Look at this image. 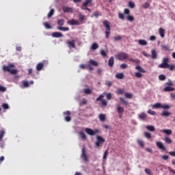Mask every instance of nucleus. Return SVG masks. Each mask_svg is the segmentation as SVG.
<instances>
[{"label":"nucleus","mask_w":175,"mask_h":175,"mask_svg":"<svg viewBox=\"0 0 175 175\" xmlns=\"http://www.w3.org/2000/svg\"><path fill=\"white\" fill-rule=\"evenodd\" d=\"M11 68H14V64H10L8 66H3V70L4 72H9V73H10V75H16L17 70L12 69Z\"/></svg>","instance_id":"obj_1"},{"label":"nucleus","mask_w":175,"mask_h":175,"mask_svg":"<svg viewBox=\"0 0 175 175\" xmlns=\"http://www.w3.org/2000/svg\"><path fill=\"white\" fill-rule=\"evenodd\" d=\"M103 24L105 28V38L106 39H109V36H110V22L107 20H105Z\"/></svg>","instance_id":"obj_2"},{"label":"nucleus","mask_w":175,"mask_h":175,"mask_svg":"<svg viewBox=\"0 0 175 175\" xmlns=\"http://www.w3.org/2000/svg\"><path fill=\"white\" fill-rule=\"evenodd\" d=\"M129 57V55L124 52H120L117 55H116V59H118L119 61H124V59H127Z\"/></svg>","instance_id":"obj_3"},{"label":"nucleus","mask_w":175,"mask_h":175,"mask_svg":"<svg viewBox=\"0 0 175 175\" xmlns=\"http://www.w3.org/2000/svg\"><path fill=\"white\" fill-rule=\"evenodd\" d=\"M90 3H92V0H85V2H83L81 6L82 10H88V12H91V10L87 8Z\"/></svg>","instance_id":"obj_4"},{"label":"nucleus","mask_w":175,"mask_h":175,"mask_svg":"<svg viewBox=\"0 0 175 175\" xmlns=\"http://www.w3.org/2000/svg\"><path fill=\"white\" fill-rule=\"evenodd\" d=\"M3 136H5V131H0V147L1 148H4L5 142H3Z\"/></svg>","instance_id":"obj_5"},{"label":"nucleus","mask_w":175,"mask_h":175,"mask_svg":"<svg viewBox=\"0 0 175 175\" xmlns=\"http://www.w3.org/2000/svg\"><path fill=\"white\" fill-rule=\"evenodd\" d=\"M97 141L95 142L96 147H100V144H103L105 143V139L101 136H96Z\"/></svg>","instance_id":"obj_6"},{"label":"nucleus","mask_w":175,"mask_h":175,"mask_svg":"<svg viewBox=\"0 0 175 175\" xmlns=\"http://www.w3.org/2000/svg\"><path fill=\"white\" fill-rule=\"evenodd\" d=\"M85 132L88 135H90V136H94V135H96V133H99L98 129L92 130L91 129L86 128Z\"/></svg>","instance_id":"obj_7"},{"label":"nucleus","mask_w":175,"mask_h":175,"mask_svg":"<svg viewBox=\"0 0 175 175\" xmlns=\"http://www.w3.org/2000/svg\"><path fill=\"white\" fill-rule=\"evenodd\" d=\"M117 112L119 114V118H122V114H124V107H121L120 105H116Z\"/></svg>","instance_id":"obj_8"},{"label":"nucleus","mask_w":175,"mask_h":175,"mask_svg":"<svg viewBox=\"0 0 175 175\" xmlns=\"http://www.w3.org/2000/svg\"><path fill=\"white\" fill-rule=\"evenodd\" d=\"M81 158L83 159V161H85V162H88V157H87V154H85V147L82 148V153L81 154Z\"/></svg>","instance_id":"obj_9"},{"label":"nucleus","mask_w":175,"mask_h":175,"mask_svg":"<svg viewBox=\"0 0 175 175\" xmlns=\"http://www.w3.org/2000/svg\"><path fill=\"white\" fill-rule=\"evenodd\" d=\"M64 120L65 121H66L67 122H69L70 121V120H72V118H70V114L71 113L70 112V111H67L66 113H64Z\"/></svg>","instance_id":"obj_10"},{"label":"nucleus","mask_w":175,"mask_h":175,"mask_svg":"<svg viewBox=\"0 0 175 175\" xmlns=\"http://www.w3.org/2000/svg\"><path fill=\"white\" fill-rule=\"evenodd\" d=\"M156 146L159 148V150H162L163 151H166V148L165 146H163V144L161 142H156Z\"/></svg>","instance_id":"obj_11"},{"label":"nucleus","mask_w":175,"mask_h":175,"mask_svg":"<svg viewBox=\"0 0 175 175\" xmlns=\"http://www.w3.org/2000/svg\"><path fill=\"white\" fill-rule=\"evenodd\" d=\"M69 25H80V22L75 19H71L67 22Z\"/></svg>","instance_id":"obj_12"},{"label":"nucleus","mask_w":175,"mask_h":175,"mask_svg":"<svg viewBox=\"0 0 175 175\" xmlns=\"http://www.w3.org/2000/svg\"><path fill=\"white\" fill-rule=\"evenodd\" d=\"M67 44H68V47L75 49L76 48V44L75 43V40H72L71 41H68Z\"/></svg>","instance_id":"obj_13"},{"label":"nucleus","mask_w":175,"mask_h":175,"mask_svg":"<svg viewBox=\"0 0 175 175\" xmlns=\"http://www.w3.org/2000/svg\"><path fill=\"white\" fill-rule=\"evenodd\" d=\"M150 57L152 59H156V58L158 57V54H157L155 49H152Z\"/></svg>","instance_id":"obj_14"},{"label":"nucleus","mask_w":175,"mask_h":175,"mask_svg":"<svg viewBox=\"0 0 175 175\" xmlns=\"http://www.w3.org/2000/svg\"><path fill=\"white\" fill-rule=\"evenodd\" d=\"M52 36H53V38H62L64 36V35L62 34L61 32L56 31V32H53L52 33Z\"/></svg>","instance_id":"obj_15"},{"label":"nucleus","mask_w":175,"mask_h":175,"mask_svg":"<svg viewBox=\"0 0 175 175\" xmlns=\"http://www.w3.org/2000/svg\"><path fill=\"white\" fill-rule=\"evenodd\" d=\"M135 69L138 70V72L139 73H146L147 71L144 70L143 68H142L140 66H137L135 67Z\"/></svg>","instance_id":"obj_16"},{"label":"nucleus","mask_w":175,"mask_h":175,"mask_svg":"<svg viewBox=\"0 0 175 175\" xmlns=\"http://www.w3.org/2000/svg\"><path fill=\"white\" fill-rule=\"evenodd\" d=\"M62 9L64 13H70V12H72V8L70 7L64 6Z\"/></svg>","instance_id":"obj_17"},{"label":"nucleus","mask_w":175,"mask_h":175,"mask_svg":"<svg viewBox=\"0 0 175 175\" xmlns=\"http://www.w3.org/2000/svg\"><path fill=\"white\" fill-rule=\"evenodd\" d=\"M44 66V64L43 63H38L36 66V70H38V72H40V70H42V69H43V67Z\"/></svg>","instance_id":"obj_18"},{"label":"nucleus","mask_w":175,"mask_h":175,"mask_svg":"<svg viewBox=\"0 0 175 175\" xmlns=\"http://www.w3.org/2000/svg\"><path fill=\"white\" fill-rule=\"evenodd\" d=\"M163 140H164V142H165L166 144H172V143H173V141L172 140V139H170L169 137H165Z\"/></svg>","instance_id":"obj_19"},{"label":"nucleus","mask_w":175,"mask_h":175,"mask_svg":"<svg viewBox=\"0 0 175 175\" xmlns=\"http://www.w3.org/2000/svg\"><path fill=\"white\" fill-rule=\"evenodd\" d=\"M98 118L100 120V121L101 122H105V121H106V115L103 114V113H100L98 116Z\"/></svg>","instance_id":"obj_20"},{"label":"nucleus","mask_w":175,"mask_h":175,"mask_svg":"<svg viewBox=\"0 0 175 175\" xmlns=\"http://www.w3.org/2000/svg\"><path fill=\"white\" fill-rule=\"evenodd\" d=\"M159 68H161L162 69H167V68H169V64L162 63L159 65Z\"/></svg>","instance_id":"obj_21"},{"label":"nucleus","mask_w":175,"mask_h":175,"mask_svg":"<svg viewBox=\"0 0 175 175\" xmlns=\"http://www.w3.org/2000/svg\"><path fill=\"white\" fill-rule=\"evenodd\" d=\"M174 88L170 87V86H167L163 89V91L165 92H170L171 91H174Z\"/></svg>","instance_id":"obj_22"},{"label":"nucleus","mask_w":175,"mask_h":175,"mask_svg":"<svg viewBox=\"0 0 175 175\" xmlns=\"http://www.w3.org/2000/svg\"><path fill=\"white\" fill-rule=\"evenodd\" d=\"M159 33L161 38H165V29H163L162 27L159 29Z\"/></svg>","instance_id":"obj_23"},{"label":"nucleus","mask_w":175,"mask_h":175,"mask_svg":"<svg viewBox=\"0 0 175 175\" xmlns=\"http://www.w3.org/2000/svg\"><path fill=\"white\" fill-rule=\"evenodd\" d=\"M108 65L109 66H113L114 65V57H110L108 61Z\"/></svg>","instance_id":"obj_24"},{"label":"nucleus","mask_w":175,"mask_h":175,"mask_svg":"<svg viewBox=\"0 0 175 175\" xmlns=\"http://www.w3.org/2000/svg\"><path fill=\"white\" fill-rule=\"evenodd\" d=\"M163 133H165V135H172V130L170 129H163L161 131Z\"/></svg>","instance_id":"obj_25"},{"label":"nucleus","mask_w":175,"mask_h":175,"mask_svg":"<svg viewBox=\"0 0 175 175\" xmlns=\"http://www.w3.org/2000/svg\"><path fill=\"white\" fill-rule=\"evenodd\" d=\"M153 109H162V104L161 103H157L152 105Z\"/></svg>","instance_id":"obj_26"},{"label":"nucleus","mask_w":175,"mask_h":175,"mask_svg":"<svg viewBox=\"0 0 175 175\" xmlns=\"http://www.w3.org/2000/svg\"><path fill=\"white\" fill-rule=\"evenodd\" d=\"M88 64H90V65H92V66H98V62H96V61L94 60V59H90L88 62Z\"/></svg>","instance_id":"obj_27"},{"label":"nucleus","mask_w":175,"mask_h":175,"mask_svg":"<svg viewBox=\"0 0 175 175\" xmlns=\"http://www.w3.org/2000/svg\"><path fill=\"white\" fill-rule=\"evenodd\" d=\"M138 43L140 46H147V41L146 40H139Z\"/></svg>","instance_id":"obj_28"},{"label":"nucleus","mask_w":175,"mask_h":175,"mask_svg":"<svg viewBox=\"0 0 175 175\" xmlns=\"http://www.w3.org/2000/svg\"><path fill=\"white\" fill-rule=\"evenodd\" d=\"M79 137L81 139H83V140H85L87 139L85 133H84L83 131L79 132Z\"/></svg>","instance_id":"obj_29"},{"label":"nucleus","mask_w":175,"mask_h":175,"mask_svg":"<svg viewBox=\"0 0 175 175\" xmlns=\"http://www.w3.org/2000/svg\"><path fill=\"white\" fill-rule=\"evenodd\" d=\"M146 129L150 132H154V131H155V127L154 126L148 125L146 126Z\"/></svg>","instance_id":"obj_30"},{"label":"nucleus","mask_w":175,"mask_h":175,"mask_svg":"<svg viewBox=\"0 0 175 175\" xmlns=\"http://www.w3.org/2000/svg\"><path fill=\"white\" fill-rule=\"evenodd\" d=\"M161 116H162V117H169V116H170V112H169L167 111H163L161 113Z\"/></svg>","instance_id":"obj_31"},{"label":"nucleus","mask_w":175,"mask_h":175,"mask_svg":"<svg viewBox=\"0 0 175 175\" xmlns=\"http://www.w3.org/2000/svg\"><path fill=\"white\" fill-rule=\"evenodd\" d=\"M98 47H99V45L98 44V43L94 42L92 44L91 49L92 50H96V49H98Z\"/></svg>","instance_id":"obj_32"},{"label":"nucleus","mask_w":175,"mask_h":175,"mask_svg":"<svg viewBox=\"0 0 175 175\" xmlns=\"http://www.w3.org/2000/svg\"><path fill=\"white\" fill-rule=\"evenodd\" d=\"M57 29H59V31H69V27H57Z\"/></svg>","instance_id":"obj_33"},{"label":"nucleus","mask_w":175,"mask_h":175,"mask_svg":"<svg viewBox=\"0 0 175 175\" xmlns=\"http://www.w3.org/2000/svg\"><path fill=\"white\" fill-rule=\"evenodd\" d=\"M57 24H58V25H59V27H62V25H64V24H65V20H64V19H59L57 21Z\"/></svg>","instance_id":"obj_34"},{"label":"nucleus","mask_w":175,"mask_h":175,"mask_svg":"<svg viewBox=\"0 0 175 175\" xmlns=\"http://www.w3.org/2000/svg\"><path fill=\"white\" fill-rule=\"evenodd\" d=\"M116 79H120V80L124 79V73H118L116 75Z\"/></svg>","instance_id":"obj_35"},{"label":"nucleus","mask_w":175,"mask_h":175,"mask_svg":"<svg viewBox=\"0 0 175 175\" xmlns=\"http://www.w3.org/2000/svg\"><path fill=\"white\" fill-rule=\"evenodd\" d=\"M147 118V115L145 113H142L139 115V118L141 120H145Z\"/></svg>","instance_id":"obj_36"},{"label":"nucleus","mask_w":175,"mask_h":175,"mask_svg":"<svg viewBox=\"0 0 175 175\" xmlns=\"http://www.w3.org/2000/svg\"><path fill=\"white\" fill-rule=\"evenodd\" d=\"M79 21H81V22L84 21V20H85V16H84V15L80 14L79 15Z\"/></svg>","instance_id":"obj_37"},{"label":"nucleus","mask_w":175,"mask_h":175,"mask_svg":"<svg viewBox=\"0 0 175 175\" xmlns=\"http://www.w3.org/2000/svg\"><path fill=\"white\" fill-rule=\"evenodd\" d=\"M119 99L122 102V105H125V106H128V101L125 100L122 97L119 98Z\"/></svg>","instance_id":"obj_38"},{"label":"nucleus","mask_w":175,"mask_h":175,"mask_svg":"<svg viewBox=\"0 0 175 175\" xmlns=\"http://www.w3.org/2000/svg\"><path fill=\"white\" fill-rule=\"evenodd\" d=\"M54 14V9H51L50 11H49V14H48V15H47V17L49 18H50V17H53V15Z\"/></svg>","instance_id":"obj_39"},{"label":"nucleus","mask_w":175,"mask_h":175,"mask_svg":"<svg viewBox=\"0 0 175 175\" xmlns=\"http://www.w3.org/2000/svg\"><path fill=\"white\" fill-rule=\"evenodd\" d=\"M128 61H131V62H135V64H138L139 63V59H133L132 57H128L127 58Z\"/></svg>","instance_id":"obj_40"},{"label":"nucleus","mask_w":175,"mask_h":175,"mask_svg":"<svg viewBox=\"0 0 175 175\" xmlns=\"http://www.w3.org/2000/svg\"><path fill=\"white\" fill-rule=\"evenodd\" d=\"M144 172L145 173H146V174H148V175H152L154 174L152 172H151V170L148 169V168H146L144 170Z\"/></svg>","instance_id":"obj_41"},{"label":"nucleus","mask_w":175,"mask_h":175,"mask_svg":"<svg viewBox=\"0 0 175 175\" xmlns=\"http://www.w3.org/2000/svg\"><path fill=\"white\" fill-rule=\"evenodd\" d=\"M142 8H144V9H148V8H150V3L145 2L143 5H142Z\"/></svg>","instance_id":"obj_42"},{"label":"nucleus","mask_w":175,"mask_h":175,"mask_svg":"<svg viewBox=\"0 0 175 175\" xmlns=\"http://www.w3.org/2000/svg\"><path fill=\"white\" fill-rule=\"evenodd\" d=\"M83 92L86 94V95H90V94H91V89L90 88L84 89Z\"/></svg>","instance_id":"obj_43"},{"label":"nucleus","mask_w":175,"mask_h":175,"mask_svg":"<svg viewBox=\"0 0 175 175\" xmlns=\"http://www.w3.org/2000/svg\"><path fill=\"white\" fill-rule=\"evenodd\" d=\"M159 80H161V81H163V80H166V76L163 75H160L159 76Z\"/></svg>","instance_id":"obj_44"},{"label":"nucleus","mask_w":175,"mask_h":175,"mask_svg":"<svg viewBox=\"0 0 175 175\" xmlns=\"http://www.w3.org/2000/svg\"><path fill=\"white\" fill-rule=\"evenodd\" d=\"M129 8H131V9H133L135 8V3L133 1H129Z\"/></svg>","instance_id":"obj_45"},{"label":"nucleus","mask_w":175,"mask_h":175,"mask_svg":"<svg viewBox=\"0 0 175 175\" xmlns=\"http://www.w3.org/2000/svg\"><path fill=\"white\" fill-rule=\"evenodd\" d=\"M135 76L137 77V79H140V77H143L142 73L139 72H135Z\"/></svg>","instance_id":"obj_46"},{"label":"nucleus","mask_w":175,"mask_h":175,"mask_svg":"<svg viewBox=\"0 0 175 175\" xmlns=\"http://www.w3.org/2000/svg\"><path fill=\"white\" fill-rule=\"evenodd\" d=\"M44 25L46 29H51L52 27L48 23H44Z\"/></svg>","instance_id":"obj_47"},{"label":"nucleus","mask_w":175,"mask_h":175,"mask_svg":"<svg viewBox=\"0 0 175 175\" xmlns=\"http://www.w3.org/2000/svg\"><path fill=\"white\" fill-rule=\"evenodd\" d=\"M137 143L139 144V146L140 147H142L143 148V147H144V143L143 142V141L140 140V139H137Z\"/></svg>","instance_id":"obj_48"},{"label":"nucleus","mask_w":175,"mask_h":175,"mask_svg":"<svg viewBox=\"0 0 175 175\" xmlns=\"http://www.w3.org/2000/svg\"><path fill=\"white\" fill-rule=\"evenodd\" d=\"M144 136L145 137H146L147 139H151V133H148V132H145L144 133Z\"/></svg>","instance_id":"obj_49"},{"label":"nucleus","mask_w":175,"mask_h":175,"mask_svg":"<svg viewBox=\"0 0 175 175\" xmlns=\"http://www.w3.org/2000/svg\"><path fill=\"white\" fill-rule=\"evenodd\" d=\"M103 98H105V95L103 94H100L97 98H96V101L99 102V100H103Z\"/></svg>","instance_id":"obj_50"},{"label":"nucleus","mask_w":175,"mask_h":175,"mask_svg":"<svg viewBox=\"0 0 175 175\" xmlns=\"http://www.w3.org/2000/svg\"><path fill=\"white\" fill-rule=\"evenodd\" d=\"M124 96L128 99H132V94L131 93H125Z\"/></svg>","instance_id":"obj_51"},{"label":"nucleus","mask_w":175,"mask_h":175,"mask_svg":"<svg viewBox=\"0 0 175 175\" xmlns=\"http://www.w3.org/2000/svg\"><path fill=\"white\" fill-rule=\"evenodd\" d=\"M148 113L151 116H155V114H157V112H155V111H152L150 109H148Z\"/></svg>","instance_id":"obj_52"},{"label":"nucleus","mask_w":175,"mask_h":175,"mask_svg":"<svg viewBox=\"0 0 175 175\" xmlns=\"http://www.w3.org/2000/svg\"><path fill=\"white\" fill-rule=\"evenodd\" d=\"M109 154V151L107 150H106L104 152V154H103V159H107V155Z\"/></svg>","instance_id":"obj_53"},{"label":"nucleus","mask_w":175,"mask_h":175,"mask_svg":"<svg viewBox=\"0 0 175 175\" xmlns=\"http://www.w3.org/2000/svg\"><path fill=\"white\" fill-rule=\"evenodd\" d=\"M124 92H125L124 91V90H122V89H118V90H117V92H116V94H120V95H122V94H124Z\"/></svg>","instance_id":"obj_54"},{"label":"nucleus","mask_w":175,"mask_h":175,"mask_svg":"<svg viewBox=\"0 0 175 175\" xmlns=\"http://www.w3.org/2000/svg\"><path fill=\"white\" fill-rule=\"evenodd\" d=\"M161 109H170V106L167 104L161 105Z\"/></svg>","instance_id":"obj_55"},{"label":"nucleus","mask_w":175,"mask_h":175,"mask_svg":"<svg viewBox=\"0 0 175 175\" xmlns=\"http://www.w3.org/2000/svg\"><path fill=\"white\" fill-rule=\"evenodd\" d=\"M120 68H121V69H126V68H128V64H122L120 65Z\"/></svg>","instance_id":"obj_56"},{"label":"nucleus","mask_w":175,"mask_h":175,"mask_svg":"<svg viewBox=\"0 0 175 175\" xmlns=\"http://www.w3.org/2000/svg\"><path fill=\"white\" fill-rule=\"evenodd\" d=\"M100 54L103 57H107V54L106 53V51H105V50H101Z\"/></svg>","instance_id":"obj_57"},{"label":"nucleus","mask_w":175,"mask_h":175,"mask_svg":"<svg viewBox=\"0 0 175 175\" xmlns=\"http://www.w3.org/2000/svg\"><path fill=\"white\" fill-rule=\"evenodd\" d=\"M6 92V88L0 85V92Z\"/></svg>","instance_id":"obj_58"},{"label":"nucleus","mask_w":175,"mask_h":175,"mask_svg":"<svg viewBox=\"0 0 175 175\" xmlns=\"http://www.w3.org/2000/svg\"><path fill=\"white\" fill-rule=\"evenodd\" d=\"M101 105L102 106H106L107 105V101L105 99L101 100Z\"/></svg>","instance_id":"obj_59"},{"label":"nucleus","mask_w":175,"mask_h":175,"mask_svg":"<svg viewBox=\"0 0 175 175\" xmlns=\"http://www.w3.org/2000/svg\"><path fill=\"white\" fill-rule=\"evenodd\" d=\"M111 93H107V96H106V98L107 99V100H110L111 99Z\"/></svg>","instance_id":"obj_60"},{"label":"nucleus","mask_w":175,"mask_h":175,"mask_svg":"<svg viewBox=\"0 0 175 175\" xmlns=\"http://www.w3.org/2000/svg\"><path fill=\"white\" fill-rule=\"evenodd\" d=\"M2 107L6 110V109H9V105H8V103H3V104H2Z\"/></svg>","instance_id":"obj_61"},{"label":"nucleus","mask_w":175,"mask_h":175,"mask_svg":"<svg viewBox=\"0 0 175 175\" xmlns=\"http://www.w3.org/2000/svg\"><path fill=\"white\" fill-rule=\"evenodd\" d=\"M167 170H169V172H170V173H173L174 174H175V170H173L172 167H167Z\"/></svg>","instance_id":"obj_62"},{"label":"nucleus","mask_w":175,"mask_h":175,"mask_svg":"<svg viewBox=\"0 0 175 175\" xmlns=\"http://www.w3.org/2000/svg\"><path fill=\"white\" fill-rule=\"evenodd\" d=\"M122 37L121 36H118L114 37V40H121Z\"/></svg>","instance_id":"obj_63"},{"label":"nucleus","mask_w":175,"mask_h":175,"mask_svg":"<svg viewBox=\"0 0 175 175\" xmlns=\"http://www.w3.org/2000/svg\"><path fill=\"white\" fill-rule=\"evenodd\" d=\"M127 20H129V21H133L134 20V18L133 16L129 15L127 16Z\"/></svg>","instance_id":"obj_64"}]
</instances>
